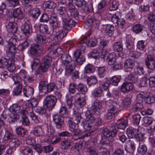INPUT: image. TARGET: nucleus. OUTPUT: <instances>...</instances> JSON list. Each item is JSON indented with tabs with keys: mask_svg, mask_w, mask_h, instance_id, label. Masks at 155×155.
Instances as JSON below:
<instances>
[{
	"mask_svg": "<svg viewBox=\"0 0 155 155\" xmlns=\"http://www.w3.org/2000/svg\"><path fill=\"white\" fill-rule=\"evenodd\" d=\"M135 61L131 59L126 60L124 62V66L125 69H132L135 65Z\"/></svg>",
	"mask_w": 155,
	"mask_h": 155,
	"instance_id": "obj_26",
	"label": "nucleus"
},
{
	"mask_svg": "<svg viewBox=\"0 0 155 155\" xmlns=\"http://www.w3.org/2000/svg\"><path fill=\"white\" fill-rule=\"evenodd\" d=\"M97 82V78L95 76H91L87 78V82L89 86L94 84Z\"/></svg>",
	"mask_w": 155,
	"mask_h": 155,
	"instance_id": "obj_51",
	"label": "nucleus"
},
{
	"mask_svg": "<svg viewBox=\"0 0 155 155\" xmlns=\"http://www.w3.org/2000/svg\"><path fill=\"white\" fill-rule=\"evenodd\" d=\"M7 31L9 32L14 33L16 32L17 30V27L14 25L12 22L8 23L6 26Z\"/></svg>",
	"mask_w": 155,
	"mask_h": 155,
	"instance_id": "obj_32",
	"label": "nucleus"
},
{
	"mask_svg": "<svg viewBox=\"0 0 155 155\" xmlns=\"http://www.w3.org/2000/svg\"><path fill=\"white\" fill-rule=\"evenodd\" d=\"M97 70L99 77L100 78L104 77L105 74L106 67L104 66L98 67Z\"/></svg>",
	"mask_w": 155,
	"mask_h": 155,
	"instance_id": "obj_58",
	"label": "nucleus"
},
{
	"mask_svg": "<svg viewBox=\"0 0 155 155\" xmlns=\"http://www.w3.org/2000/svg\"><path fill=\"white\" fill-rule=\"evenodd\" d=\"M145 64L147 68L150 70H153L155 68V60L153 56L148 55L145 59Z\"/></svg>",
	"mask_w": 155,
	"mask_h": 155,
	"instance_id": "obj_13",
	"label": "nucleus"
},
{
	"mask_svg": "<svg viewBox=\"0 0 155 155\" xmlns=\"http://www.w3.org/2000/svg\"><path fill=\"white\" fill-rule=\"evenodd\" d=\"M134 87L133 84L131 82L127 81L123 83L121 87V91L124 93H127L132 91Z\"/></svg>",
	"mask_w": 155,
	"mask_h": 155,
	"instance_id": "obj_17",
	"label": "nucleus"
},
{
	"mask_svg": "<svg viewBox=\"0 0 155 155\" xmlns=\"http://www.w3.org/2000/svg\"><path fill=\"white\" fill-rule=\"evenodd\" d=\"M134 70L136 74L141 75L144 73V69L142 67L137 66L134 68Z\"/></svg>",
	"mask_w": 155,
	"mask_h": 155,
	"instance_id": "obj_63",
	"label": "nucleus"
},
{
	"mask_svg": "<svg viewBox=\"0 0 155 155\" xmlns=\"http://www.w3.org/2000/svg\"><path fill=\"white\" fill-rule=\"evenodd\" d=\"M8 51L6 52V55L7 57L9 59H11L12 60L14 59H17L15 57V54L17 53L18 50L17 48L15 46H8Z\"/></svg>",
	"mask_w": 155,
	"mask_h": 155,
	"instance_id": "obj_9",
	"label": "nucleus"
},
{
	"mask_svg": "<svg viewBox=\"0 0 155 155\" xmlns=\"http://www.w3.org/2000/svg\"><path fill=\"white\" fill-rule=\"evenodd\" d=\"M89 37L90 35H88L82 40L80 42L79 46L81 47L82 44L86 45L89 47H94L96 46L97 43L96 39L94 38H91L88 40Z\"/></svg>",
	"mask_w": 155,
	"mask_h": 155,
	"instance_id": "obj_7",
	"label": "nucleus"
},
{
	"mask_svg": "<svg viewBox=\"0 0 155 155\" xmlns=\"http://www.w3.org/2000/svg\"><path fill=\"white\" fill-rule=\"evenodd\" d=\"M134 137L137 141H139V142H142L144 140V134L138 131Z\"/></svg>",
	"mask_w": 155,
	"mask_h": 155,
	"instance_id": "obj_64",
	"label": "nucleus"
},
{
	"mask_svg": "<svg viewBox=\"0 0 155 155\" xmlns=\"http://www.w3.org/2000/svg\"><path fill=\"white\" fill-rule=\"evenodd\" d=\"M106 104L109 108L107 114V118L108 119H110L120 111V105L112 100L107 101Z\"/></svg>",
	"mask_w": 155,
	"mask_h": 155,
	"instance_id": "obj_2",
	"label": "nucleus"
},
{
	"mask_svg": "<svg viewBox=\"0 0 155 155\" xmlns=\"http://www.w3.org/2000/svg\"><path fill=\"white\" fill-rule=\"evenodd\" d=\"M20 151L24 155H32L33 154L31 149L28 147H21Z\"/></svg>",
	"mask_w": 155,
	"mask_h": 155,
	"instance_id": "obj_29",
	"label": "nucleus"
},
{
	"mask_svg": "<svg viewBox=\"0 0 155 155\" xmlns=\"http://www.w3.org/2000/svg\"><path fill=\"white\" fill-rule=\"evenodd\" d=\"M42 49L41 47L38 45L33 44L31 45L30 49V53L32 55L38 54L42 52Z\"/></svg>",
	"mask_w": 155,
	"mask_h": 155,
	"instance_id": "obj_18",
	"label": "nucleus"
},
{
	"mask_svg": "<svg viewBox=\"0 0 155 155\" xmlns=\"http://www.w3.org/2000/svg\"><path fill=\"white\" fill-rule=\"evenodd\" d=\"M20 144V141L16 138H13L9 143L10 147L13 148L18 147Z\"/></svg>",
	"mask_w": 155,
	"mask_h": 155,
	"instance_id": "obj_44",
	"label": "nucleus"
},
{
	"mask_svg": "<svg viewBox=\"0 0 155 155\" xmlns=\"http://www.w3.org/2000/svg\"><path fill=\"white\" fill-rule=\"evenodd\" d=\"M64 65L66 66L65 69L66 74H71L74 69V66L70 63Z\"/></svg>",
	"mask_w": 155,
	"mask_h": 155,
	"instance_id": "obj_53",
	"label": "nucleus"
},
{
	"mask_svg": "<svg viewBox=\"0 0 155 155\" xmlns=\"http://www.w3.org/2000/svg\"><path fill=\"white\" fill-rule=\"evenodd\" d=\"M19 118L18 115L16 112H12L8 118L10 123H13Z\"/></svg>",
	"mask_w": 155,
	"mask_h": 155,
	"instance_id": "obj_43",
	"label": "nucleus"
},
{
	"mask_svg": "<svg viewBox=\"0 0 155 155\" xmlns=\"http://www.w3.org/2000/svg\"><path fill=\"white\" fill-rule=\"evenodd\" d=\"M34 89L30 86L25 87L23 88V93L24 95L26 97H29L33 94Z\"/></svg>",
	"mask_w": 155,
	"mask_h": 155,
	"instance_id": "obj_22",
	"label": "nucleus"
},
{
	"mask_svg": "<svg viewBox=\"0 0 155 155\" xmlns=\"http://www.w3.org/2000/svg\"><path fill=\"white\" fill-rule=\"evenodd\" d=\"M95 70L94 66L89 64L84 67V71L86 73H94Z\"/></svg>",
	"mask_w": 155,
	"mask_h": 155,
	"instance_id": "obj_45",
	"label": "nucleus"
},
{
	"mask_svg": "<svg viewBox=\"0 0 155 155\" xmlns=\"http://www.w3.org/2000/svg\"><path fill=\"white\" fill-rule=\"evenodd\" d=\"M71 61V58L69 55L67 54H61V61L62 64L66 65L70 63Z\"/></svg>",
	"mask_w": 155,
	"mask_h": 155,
	"instance_id": "obj_20",
	"label": "nucleus"
},
{
	"mask_svg": "<svg viewBox=\"0 0 155 155\" xmlns=\"http://www.w3.org/2000/svg\"><path fill=\"white\" fill-rule=\"evenodd\" d=\"M147 150V148L146 145L143 143H139V146L137 150L139 153L143 155L146 153Z\"/></svg>",
	"mask_w": 155,
	"mask_h": 155,
	"instance_id": "obj_27",
	"label": "nucleus"
},
{
	"mask_svg": "<svg viewBox=\"0 0 155 155\" xmlns=\"http://www.w3.org/2000/svg\"><path fill=\"white\" fill-rule=\"evenodd\" d=\"M113 49L115 51L120 52L123 50V46L120 42L115 43L113 46Z\"/></svg>",
	"mask_w": 155,
	"mask_h": 155,
	"instance_id": "obj_52",
	"label": "nucleus"
},
{
	"mask_svg": "<svg viewBox=\"0 0 155 155\" xmlns=\"http://www.w3.org/2000/svg\"><path fill=\"white\" fill-rule=\"evenodd\" d=\"M99 53L97 49H95L88 54L89 57L94 58L95 59H97L99 58Z\"/></svg>",
	"mask_w": 155,
	"mask_h": 155,
	"instance_id": "obj_61",
	"label": "nucleus"
},
{
	"mask_svg": "<svg viewBox=\"0 0 155 155\" xmlns=\"http://www.w3.org/2000/svg\"><path fill=\"white\" fill-rule=\"evenodd\" d=\"M86 120L82 121L83 128L85 131L91 130L95 122V118L92 115L91 112L87 111L85 114Z\"/></svg>",
	"mask_w": 155,
	"mask_h": 155,
	"instance_id": "obj_3",
	"label": "nucleus"
},
{
	"mask_svg": "<svg viewBox=\"0 0 155 155\" xmlns=\"http://www.w3.org/2000/svg\"><path fill=\"white\" fill-rule=\"evenodd\" d=\"M40 32L43 33L52 34V31H50L48 30V26L46 25H41L39 26Z\"/></svg>",
	"mask_w": 155,
	"mask_h": 155,
	"instance_id": "obj_40",
	"label": "nucleus"
},
{
	"mask_svg": "<svg viewBox=\"0 0 155 155\" xmlns=\"http://www.w3.org/2000/svg\"><path fill=\"white\" fill-rule=\"evenodd\" d=\"M69 127L70 130L74 134L78 135V132H80L79 129H78V125L74 122H71L69 124Z\"/></svg>",
	"mask_w": 155,
	"mask_h": 155,
	"instance_id": "obj_28",
	"label": "nucleus"
},
{
	"mask_svg": "<svg viewBox=\"0 0 155 155\" xmlns=\"http://www.w3.org/2000/svg\"><path fill=\"white\" fill-rule=\"evenodd\" d=\"M57 102V99L54 96L50 95L47 96L44 99V104L46 106L49 110L52 109Z\"/></svg>",
	"mask_w": 155,
	"mask_h": 155,
	"instance_id": "obj_4",
	"label": "nucleus"
},
{
	"mask_svg": "<svg viewBox=\"0 0 155 155\" xmlns=\"http://www.w3.org/2000/svg\"><path fill=\"white\" fill-rule=\"evenodd\" d=\"M80 94L77 93L74 96L75 99L77 100V103L79 105L80 107H82L86 104V101L84 98H81L80 97Z\"/></svg>",
	"mask_w": 155,
	"mask_h": 155,
	"instance_id": "obj_30",
	"label": "nucleus"
},
{
	"mask_svg": "<svg viewBox=\"0 0 155 155\" xmlns=\"http://www.w3.org/2000/svg\"><path fill=\"white\" fill-rule=\"evenodd\" d=\"M121 17V14L119 12H116L110 18L111 21L114 24H117L120 18Z\"/></svg>",
	"mask_w": 155,
	"mask_h": 155,
	"instance_id": "obj_42",
	"label": "nucleus"
},
{
	"mask_svg": "<svg viewBox=\"0 0 155 155\" xmlns=\"http://www.w3.org/2000/svg\"><path fill=\"white\" fill-rule=\"evenodd\" d=\"M11 12V18H16L19 19H22L24 16V14L22 10L19 8H15L12 11L9 12Z\"/></svg>",
	"mask_w": 155,
	"mask_h": 155,
	"instance_id": "obj_12",
	"label": "nucleus"
},
{
	"mask_svg": "<svg viewBox=\"0 0 155 155\" xmlns=\"http://www.w3.org/2000/svg\"><path fill=\"white\" fill-rule=\"evenodd\" d=\"M143 26L141 25L137 24L134 25L132 27V30L135 33L138 34L141 32L143 30Z\"/></svg>",
	"mask_w": 155,
	"mask_h": 155,
	"instance_id": "obj_38",
	"label": "nucleus"
},
{
	"mask_svg": "<svg viewBox=\"0 0 155 155\" xmlns=\"http://www.w3.org/2000/svg\"><path fill=\"white\" fill-rule=\"evenodd\" d=\"M144 101L148 104L153 103L155 101V97L152 94L147 92L144 98Z\"/></svg>",
	"mask_w": 155,
	"mask_h": 155,
	"instance_id": "obj_24",
	"label": "nucleus"
},
{
	"mask_svg": "<svg viewBox=\"0 0 155 155\" xmlns=\"http://www.w3.org/2000/svg\"><path fill=\"white\" fill-rule=\"evenodd\" d=\"M35 40L37 43L43 45L45 42V37L43 35H37L36 36Z\"/></svg>",
	"mask_w": 155,
	"mask_h": 155,
	"instance_id": "obj_37",
	"label": "nucleus"
},
{
	"mask_svg": "<svg viewBox=\"0 0 155 155\" xmlns=\"http://www.w3.org/2000/svg\"><path fill=\"white\" fill-rule=\"evenodd\" d=\"M127 120L119 119L117 120L116 127L119 129L124 130L127 126Z\"/></svg>",
	"mask_w": 155,
	"mask_h": 155,
	"instance_id": "obj_25",
	"label": "nucleus"
},
{
	"mask_svg": "<svg viewBox=\"0 0 155 155\" xmlns=\"http://www.w3.org/2000/svg\"><path fill=\"white\" fill-rule=\"evenodd\" d=\"M81 50L79 49L74 51L73 54L75 61L79 65H81L85 60V57L81 54Z\"/></svg>",
	"mask_w": 155,
	"mask_h": 155,
	"instance_id": "obj_8",
	"label": "nucleus"
},
{
	"mask_svg": "<svg viewBox=\"0 0 155 155\" xmlns=\"http://www.w3.org/2000/svg\"><path fill=\"white\" fill-rule=\"evenodd\" d=\"M118 4L116 0H113L111 2H110V7L109 8V14H111V13L109 12V11L116 10L118 8Z\"/></svg>",
	"mask_w": 155,
	"mask_h": 155,
	"instance_id": "obj_33",
	"label": "nucleus"
},
{
	"mask_svg": "<svg viewBox=\"0 0 155 155\" xmlns=\"http://www.w3.org/2000/svg\"><path fill=\"white\" fill-rule=\"evenodd\" d=\"M66 107L69 109H70V111L72 110L74 114H76V111L74 107V105L73 103V96L70 93H68L66 96Z\"/></svg>",
	"mask_w": 155,
	"mask_h": 155,
	"instance_id": "obj_10",
	"label": "nucleus"
},
{
	"mask_svg": "<svg viewBox=\"0 0 155 155\" xmlns=\"http://www.w3.org/2000/svg\"><path fill=\"white\" fill-rule=\"evenodd\" d=\"M131 104V100L130 97L125 98L123 100L121 104V106L123 107H127Z\"/></svg>",
	"mask_w": 155,
	"mask_h": 155,
	"instance_id": "obj_57",
	"label": "nucleus"
},
{
	"mask_svg": "<svg viewBox=\"0 0 155 155\" xmlns=\"http://www.w3.org/2000/svg\"><path fill=\"white\" fill-rule=\"evenodd\" d=\"M120 77L119 76H113L110 81V83L113 85L117 86L120 81Z\"/></svg>",
	"mask_w": 155,
	"mask_h": 155,
	"instance_id": "obj_62",
	"label": "nucleus"
},
{
	"mask_svg": "<svg viewBox=\"0 0 155 155\" xmlns=\"http://www.w3.org/2000/svg\"><path fill=\"white\" fill-rule=\"evenodd\" d=\"M99 149L100 150L101 155H110L109 152L108 150L112 148L111 143L110 142H105L103 143L102 146L99 145Z\"/></svg>",
	"mask_w": 155,
	"mask_h": 155,
	"instance_id": "obj_5",
	"label": "nucleus"
},
{
	"mask_svg": "<svg viewBox=\"0 0 155 155\" xmlns=\"http://www.w3.org/2000/svg\"><path fill=\"white\" fill-rule=\"evenodd\" d=\"M14 134L8 130H6L2 140L5 141L9 140H11L14 138Z\"/></svg>",
	"mask_w": 155,
	"mask_h": 155,
	"instance_id": "obj_36",
	"label": "nucleus"
},
{
	"mask_svg": "<svg viewBox=\"0 0 155 155\" xmlns=\"http://www.w3.org/2000/svg\"><path fill=\"white\" fill-rule=\"evenodd\" d=\"M103 93V91L102 89L99 86L94 89L92 94L95 97H99L102 96Z\"/></svg>",
	"mask_w": 155,
	"mask_h": 155,
	"instance_id": "obj_46",
	"label": "nucleus"
},
{
	"mask_svg": "<svg viewBox=\"0 0 155 155\" xmlns=\"http://www.w3.org/2000/svg\"><path fill=\"white\" fill-rule=\"evenodd\" d=\"M143 107V104L141 102L137 103L133 107V110L134 112L140 110Z\"/></svg>",
	"mask_w": 155,
	"mask_h": 155,
	"instance_id": "obj_55",
	"label": "nucleus"
},
{
	"mask_svg": "<svg viewBox=\"0 0 155 155\" xmlns=\"http://www.w3.org/2000/svg\"><path fill=\"white\" fill-rule=\"evenodd\" d=\"M127 78L128 80L131 81L134 83L136 82L138 80L137 75L135 73H130L128 74Z\"/></svg>",
	"mask_w": 155,
	"mask_h": 155,
	"instance_id": "obj_48",
	"label": "nucleus"
},
{
	"mask_svg": "<svg viewBox=\"0 0 155 155\" xmlns=\"http://www.w3.org/2000/svg\"><path fill=\"white\" fill-rule=\"evenodd\" d=\"M31 133L35 137H43L45 135V131L42 125H37L33 127Z\"/></svg>",
	"mask_w": 155,
	"mask_h": 155,
	"instance_id": "obj_6",
	"label": "nucleus"
},
{
	"mask_svg": "<svg viewBox=\"0 0 155 155\" xmlns=\"http://www.w3.org/2000/svg\"><path fill=\"white\" fill-rule=\"evenodd\" d=\"M20 106L17 104H14L10 107L9 110L11 112H16L17 113L19 112L20 109Z\"/></svg>",
	"mask_w": 155,
	"mask_h": 155,
	"instance_id": "obj_54",
	"label": "nucleus"
},
{
	"mask_svg": "<svg viewBox=\"0 0 155 155\" xmlns=\"http://www.w3.org/2000/svg\"><path fill=\"white\" fill-rule=\"evenodd\" d=\"M18 74L21 79H23L25 82H30L35 79L34 77L28 76L27 72L24 70H21Z\"/></svg>",
	"mask_w": 155,
	"mask_h": 155,
	"instance_id": "obj_14",
	"label": "nucleus"
},
{
	"mask_svg": "<svg viewBox=\"0 0 155 155\" xmlns=\"http://www.w3.org/2000/svg\"><path fill=\"white\" fill-rule=\"evenodd\" d=\"M117 133V130L114 127L111 128V131H110L106 128H104L102 131L103 136L106 137L107 140L109 139V138L114 137L116 135Z\"/></svg>",
	"mask_w": 155,
	"mask_h": 155,
	"instance_id": "obj_11",
	"label": "nucleus"
},
{
	"mask_svg": "<svg viewBox=\"0 0 155 155\" xmlns=\"http://www.w3.org/2000/svg\"><path fill=\"white\" fill-rule=\"evenodd\" d=\"M115 30L114 26L111 25H107L105 27V32L109 36H111Z\"/></svg>",
	"mask_w": 155,
	"mask_h": 155,
	"instance_id": "obj_41",
	"label": "nucleus"
},
{
	"mask_svg": "<svg viewBox=\"0 0 155 155\" xmlns=\"http://www.w3.org/2000/svg\"><path fill=\"white\" fill-rule=\"evenodd\" d=\"M78 85L75 83H71L69 85V91L70 93L74 94V93L77 89Z\"/></svg>",
	"mask_w": 155,
	"mask_h": 155,
	"instance_id": "obj_56",
	"label": "nucleus"
},
{
	"mask_svg": "<svg viewBox=\"0 0 155 155\" xmlns=\"http://www.w3.org/2000/svg\"><path fill=\"white\" fill-rule=\"evenodd\" d=\"M9 62V58L7 59L4 57H2L0 59V68L7 67Z\"/></svg>",
	"mask_w": 155,
	"mask_h": 155,
	"instance_id": "obj_39",
	"label": "nucleus"
},
{
	"mask_svg": "<svg viewBox=\"0 0 155 155\" xmlns=\"http://www.w3.org/2000/svg\"><path fill=\"white\" fill-rule=\"evenodd\" d=\"M9 60L10 62L9 63L7 68L9 71L12 72L15 69L16 67L15 66L14 62L16 61L17 59L12 60L11 59H9Z\"/></svg>",
	"mask_w": 155,
	"mask_h": 155,
	"instance_id": "obj_47",
	"label": "nucleus"
},
{
	"mask_svg": "<svg viewBox=\"0 0 155 155\" xmlns=\"http://www.w3.org/2000/svg\"><path fill=\"white\" fill-rule=\"evenodd\" d=\"M100 23V21L99 20H96L94 18H91L88 19L86 24L88 26H91L92 25H94L95 24L97 25V26H99V24Z\"/></svg>",
	"mask_w": 155,
	"mask_h": 155,
	"instance_id": "obj_49",
	"label": "nucleus"
},
{
	"mask_svg": "<svg viewBox=\"0 0 155 155\" xmlns=\"http://www.w3.org/2000/svg\"><path fill=\"white\" fill-rule=\"evenodd\" d=\"M40 14V10L38 8L33 9L31 15V16L35 18H37Z\"/></svg>",
	"mask_w": 155,
	"mask_h": 155,
	"instance_id": "obj_59",
	"label": "nucleus"
},
{
	"mask_svg": "<svg viewBox=\"0 0 155 155\" xmlns=\"http://www.w3.org/2000/svg\"><path fill=\"white\" fill-rule=\"evenodd\" d=\"M22 91V86L21 84H18L14 88L12 94L13 95L18 96L21 93Z\"/></svg>",
	"mask_w": 155,
	"mask_h": 155,
	"instance_id": "obj_35",
	"label": "nucleus"
},
{
	"mask_svg": "<svg viewBox=\"0 0 155 155\" xmlns=\"http://www.w3.org/2000/svg\"><path fill=\"white\" fill-rule=\"evenodd\" d=\"M44 5L45 8L51 9H53L56 6L55 3L50 0L46 1L45 2Z\"/></svg>",
	"mask_w": 155,
	"mask_h": 155,
	"instance_id": "obj_50",
	"label": "nucleus"
},
{
	"mask_svg": "<svg viewBox=\"0 0 155 155\" xmlns=\"http://www.w3.org/2000/svg\"><path fill=\"white\" fill-rule=\"evenodd\" d=\"M102 103L99 101L96 100L91 107V110L92 113L98 115L100 114L99 110L101 108Z\"/></svg>",
	"mask_w": 155,
	"mask_h": 155,
	"instance_id": "obj_16",
	"label": "nucleus"
},
{
	"mask_svg": "<svg viewBox=\"0 0 155 155\" xmlns=\"http://www.w3.org/2000/svg\"><path fill=\"white\" fill-rule=\"evenodd\" d=\"M107 61L109 65H111L114 64L116 61L115 54L114 53L109 54L107 58Z\"/></svg>",
	"mask_w": 155,
	"mask_h": 155,
	"instance_id": "obj_23",
	"label": "nucleus"
},
{
	"mask_svg": "<svg viewBox=\"0 0 155 155\" xmlns=\"http://www.w3.org/2000/svg\"><path fill=\"white\" fill-rule=\"evenodd\" d=\"M145 41L141 40L138 41L137 44V49L140 50H143L145 48L146 45L145 44Z\"/></svg>",
	"mask_w": 155,
	"mask_h": 155,
	"instance_id": "obj_60",
	"label": "nucleus"
},
{
	"mask_svg": "<svg viewBox=\"0 0 155 155\" xmlns=\"http://www.w3.org/2000/svg\"><path fill=\"white\" fill-rule=\"evenodd\" d=\"M71 142L68 140H64L61 142V148L63 150L69 149L71 146Z\"/></svg>",
	"mask_w": 155,
	"mask_h": 155,
	"instance_id": "obj_31",
	"label": "nucleus"
},
{
	"mask_svg": "<svg viewBox=\"0 0 155 155\" xmlns=\"http://www.w3.org/2000/svg\"><path fill=\"white\" fill-rule=\"evenodd\" d=\"M21 29L26 35H29L32 31L31 27L29 24L26 22L21 25Z\"/></svg>",
	"mask_w": 155,
	"mask_h": 155,
	"instance_id": "obj_21",
	"label": "nucleus"
},
{
	"mask_svg": "<svg viewBox=\"0 0 155 155\" xmlns=\"http://www.w3.org/2000/svg\"><path fill=\"white\" fill-rule=\"evenodd\" d=\"M77 89L78 91L83 94H85L87 91L86 86L81 83H80L78 84Z\"/></svg>",
	"mask_w": 155,
	"mask_h": 155,
	"instance_id": "obj_34",
	"label": "nucleus"
},
{
	"mask_svg": "<svg viewBox=\"0 0 155 155\" xmlns=\"http://www.w3.org/2000/svg\"><path fill=\"white\" fill-rule=\"evenodd\" d=\"M138 130V129H135L132 127H128L126 130V134L128 137L130 138L134 137Z\"/></svg>",
	"mask_w": 155,
	"mask_h": 155,
	"instance_id": "obj_19",
	"label": "nucleus"
},
{
	"mask_svg": "<svg viewBox=\"0 0 155 155\" xmlns=\"http://www.w3.org/2000/svg\"><path fill=\"white\" fill-rule=\"evenodd\" d=\"M53 120L56 124L57 129L61 128L64 124V119L63 117L58 114L53 115Z\"/></svg>",
	"mask_w": 155,
	"mask_h": 155,
	"instance_id": "obj_15",
	"label": "nucleus"
},
{
	"mask_svg": "<svg viewBox=\"0 0 155 155\" xmlns=\"http://www.w3.org/2000/svg\"><path fill=\"white\" fill-rule=\"evenodd\" d=\"M51 13L49 19V22L52 27V34L56 37L58 41H60L66 35L67 31L62 30L61 28L59 27L57 21L56 14L53 11H51Z\"/></svg>",
	"mask_w": 155,
	"mask_h": 155,
	"instance_id": "obj_1",
	"label": "nucleus"
}]
</instances>
